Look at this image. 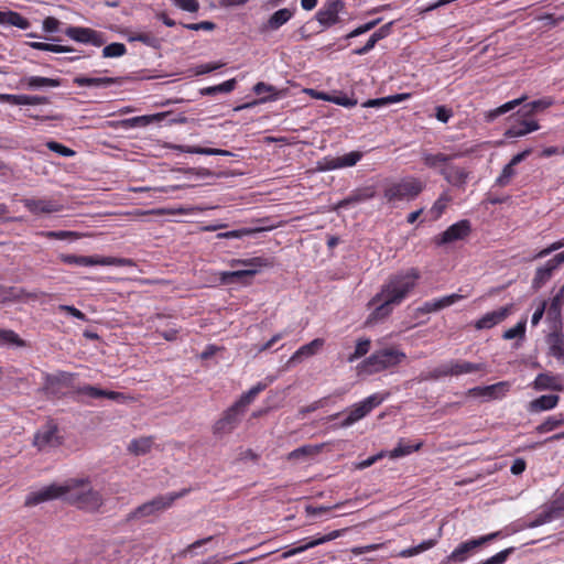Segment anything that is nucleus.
Here are the masks:
<instances>
[{"label": "nucleus", "mask_w": 564, "mask_h": 564, "mask_svg": "<svg viewBox=\"0 0 564 564\" xmlns=\"http://www.w3.org/2000/svg\"><path fill=\"white\" fill-rule=\"evenodd\" d=\"M65 34L76 42L91 44L97 47L102 46L106 43V39L101 32L89 28L68 26Z\"/></svg>", "instance_id": "nucleus-13"}, {"label": "nucleus", "mask_w": 564, "mask_h": 564, "mask_svg": "<svg viewBox=\"0 0 564 564\" xmlns=\"http://www.w3.org/2000/svg\"><path fill=\"white\" fill-rule=\"evenodd\" d=\"M265 389V384L258 383L252 387L249 391L245 392L238 401L235 403L240 406L243 411H247L250 403L254 400V398Z\"/></svg>", "instance_id": "nucleus-42"}, {"label": "nucleus", "mask_w": 564, "mask_h": 564, "mask_svg": "<svg viewBox=\"0 0 564 564\" xmlns=\"http://www.w3.org/2000/svg\"><path fill=\"white\" fill-rule=\"evenodd\" d=\"M499 536V532H494L477 539H471L460 543L442 564H458L465 562L479 546Z\"/></svg>", "instance_id": "nucleus-6"}, {"label": "nucleus", "mask_w": 564, "mask_h": 564, "mask_svg": "<svg viewBox=\"0 0 564 564\" xmlns=\"http://www.w3.org/2000/svg\"><path fill=\"white\" fill-rule=\"evenodd\" d=\"M327 448L326 444H307L303 445L288 455V458H302L304 456H316L323 454Z\"/></svg>", "instance_id": "nucleus-37"}, {"label": "nucleus", "mask_w": 564, "mask_h": 564, "mask_svg": "<svg viewBox=\"0 0 564 564\" xmlns=\"http://www.w3.org/2000/svg\"><path fill=\"white\" fill-rule=\"evenodd\" d=\"M257 231H260V229L241 228V229H237V230L220 232V234H218L217 237L221 238V239H234V238L239 239V238H242L245 236L251 235Z\"/></svg>", "instance_id": "nucleus-59"}, {"label": "nucleus", "mask_w": 564, "mask_h": 564, "mask_svg": "<svg viewBox=\"0 0 564 564\" xmlns=\"http://www.w3.org/2000/svg\"><path fill=\"white\" fill-rule=\"evenodd\" d=\"M420 273L416 269L392 275L382 286L381 292L373 297L380 302L370 315V319L379 321L389 316L394 306L399 305L415 288Z\"/></svg>", "instance_id": "nucleus-1"}, {"label": "nucleus", "mask_w": 564, "mask_h": 564, "mask_svg": "<svg viewBox=\"0 0 564 564\" xmlns=\"http://www.w3.org/2000/svg\"><path fill=\"white\" fill-rule=\"evenodd\" d=\"M46 147L51 151H53V152H55V153H57V154H59L62 156H65V158H72V156H74L76 154V152L74 150H72L70 148H67L64 144L58 143L56 141H48V142H46Z\"/></svg>", "instance_id": "nucleus-58"}, {"label": "nucleus", "mask_w": 564, "mask_h": 564, "mask_svg": "<svg viewBox=\"0 0 564 564\" xmlns=\"http://www.w3.org/2000/svg\"><path fill=\"white\" fill-rule=\"evenodd\" d=\"M508 384L506 382H498L482 389H479L484 395L489 398H497L499 393H503Z\"/></svg>", "instance_id": "nucleus-62"}, {"label": "nucleus", "mask_w": 564, "mask_h": 564, "mask_svg": "<svg viewBox=\"0 0 564 564\" xmlns=\"http://www.w3.org/2000/svg\"><path fill=\"white\" fill-rule=\"evenodd\" d=\"M338 169L339 164L337 158L325 156L322 160L317 161L316 163V170L321 172L333 171Z\"/></svg>", "instance_id": "nucleus-57"}, {"label": "nucleus", "mask_w": 564, "mask_h": 564, "mask_svg": "<svg viewBox=\"0 0 564 564\" xmlns=\"http://www.w3.org/2000/svg\"><path fill=\"white\" fill-rule=\"evenodd\" d=\"M324 345V339L315 338L311 343L303 345L290 358L289 364L301 361L303 357H311L315 355Z\"/></svg>", "instance_id": "nucleus-29"}, {"label": "nucleus", "mask_w": 564, "mask_h": 564, "mask_svg": "<svg viewBox=\"0 0 564 564\" xmlns=\"http://www.w3.org/2000/svg\"><path fill=\"white\" fill-rule=\"evenodd\" d=\"M465 297V295H462V294H458V293H453L451 295H446V296H443L441 299H436V307H438V311L445 308V307H448L455 303H457L458 301L463 300Z\"/></svg>", "instance_id": "nucleus-63"}, {"label": "nucleus", "mask_w": 564, "mask_h": 564, "mask_svg": "<svg viewBox=\"0 0 564 564\" xmlns=\"http://www.w3.org/2000/svg\"><path fill=\"white\" fill-rule=\"evenodd\" d=\"M67 486L69 490L66 492V502L90 512L99 510L104 505L102 496L90 487L88 478L67 479Z\"/></svg>", "instance_id": "nucleus-2"}, {"label": "nucleus", "mask_w": 564, "mask_h": 564, "mask_svg": "<svg viewBox=\"0 0 564 564\" xmlns=\"http://www.w3.org/2000/svg\"><path fill=\"white\" fill-rule=\"evenodd\" d=\"M344 10L345 3L343 0H326L315 14L322 31L339 24L341 22L340 13Z\"/></svg>", "instance_id": "nucleus-9"}, {"label": "nucleus", "mask_w": 564, "mask_h": 564, "mask_svg": "<svg viewBox=\"0 0 564 564\" xmlns=\"http://www.w3.org/2000/svg\"><path fill=\"white\" fill-rule=\"evenodd\" d=\"M376 196V189L373 186H365L352 191L346 198L339 200L335 206L334 210L337 212L341 208H347L364 202H367Z\"/></svg>", "instance_id": "nucleus-18"}, {"label": "nucleus", "mask_w": 564, "mask_h": 564, "mask_svg": "<svg viewBox=\"0 0 564 564\" xmlns=\"http://www.w3.org/2000/svg\"><path fill=\"white\" fill-rule=\"evenodd\" d=\"M24 207L34 215L54 214L63 209V205L55 199L48 198H24Z\"/></svg>", "instance_id": "nucleus-15"}, {"label": "nucleus", "mask_w": 564, "mask_h": 564, "mask_svg": "<svg viewBox=\"0 0 564 564\" xmlns=\"http://www.w3.org/2000/svg\"><path fill=\"white\" fill-rule=\"evenodd\" d=\"M516 175L514 166L508 163L503 169L501 174L496 180V185L503 187L508 185L511 178Z\"/></svg>", "instance_id": "nucleus-54"}, {"label": "nucleus", "mask_w": 564, "mask_h": 564, "mask_svg": "<svg viewBox=\"0 0 564 564\" xmlns=\"http://www.w3.org/2000/svg\"><path fill=\"white\" fill-rule=\"evenodd\" d=\"M188 492L189 489H182L181 491L177 492H169L166 495L156 496L148 502L153 508L154 512L158 514L172 507L177 499L184 497Z\"/></svg>", "instance_id": "nucleus-25"}, {"label": "nucleus", "mask_w": 564, "mask_h": 564, "mask_svg": "<svg viewBox=\"0 0 564 564\" xmlns=\"http://www.w3.org/2000/svg\"><path fill=\"white\" fill-rule=\"evenodd\" d=\"M237 82L235 78L226 80L219 85L210 86L202 89L203 95L213 96L216 94H227L236 88Z\"/></svg>", "instance_id": "nucleus-45"}, {"label": "nucleus", "mask_w": 564, "mask_h": 564, "mask_svg": "<svg viewBox=\"0 0 564 564\" xmlns=\"http://www.w3.org/2000/svg\"><path fill=\"white\" fill-rule=\"evenodd\" d=\"M552 105L550 99H539L528 104H524L518 110V113L522 117L532 116L533 113L543 111Z\"/></svg>", "instance_id": "nucleus-39"}, {"label": "nucleus", "mask_w": 564, "mask_h": 564, "mask_svg": "<svg viewBox=\"0 0 564 564\" xmlns=\"http://www.w3.org/2000/svg\"><path fill=\"white\" fill-rule=\"evenodd\" d=\"M153 445L154 442L152 437H140L138 440L131 441L128 446V451L131 455L143 456L152 453L151 448Z\"/></svg>", "instance_id": "nucleus-33"}, {"label": "nucleus", "mask_w": 564, "mask_h": 564, "mask_svg": "<svg viewBox=\"0 0 564 564\" xmlns=\"http://www.w3.org/2000/svg\"><path fill=\"white\" fill-rule=\"evenodd\" d=\"M116 80V78L111 77H87L80 75L74 78V84L79 87H109L115 84Z\"/></svg>", "instance_id": "nucleus-31"}, {"label": "nucleus", "mask_w": 564, "mask_h": 564, "mask_svg": "<svg viewBox=\"0 0 564 564\" xmlns=\"http://www.w3.org/2000/svg\"><path fill=\"white\" fill-rule=\"evenodd\" d=\"M61 79L42 76H23L20 79V87L30 90L56 88L61 86Z\"/></svg>", "instance_id": "nucleus-22"}, {"label": "nucleus", "mask_w": 564, "mask_h": 564, "mask_svg": "<svg viewBox=\"0 0 564 564\" xmlns=\"http://www.w3.org/2000/svg\"><path fill=\"white\" fill-rule=\"evenodd\" d=\"M127 53V47L123 43L113 42L106 45L102 50V57L113 58L123 56Z\"/></svg>", "instance_id": "nucleus-49"}, {"label": "nucleus", "mask_w": 564, "mask_h": 564, "mask_svg": "<svg viewBox=\"0 0 564 564\" xmlns=\"http://www.w3.org/2000/svg\"><path fill=\"white\" fill-rule=\"evenodd\" d=\"M406 355L395 348L389 347L375 351L357 366L359 375H373L398 366Z\"/></svg>", "instance_id": "nucleus-3"}, {"label": "nucleus", "mask_w": 564, "mask_h": 564, "mask_svg": "<svg viewBox=\"0 0 564 564\" xmlns=\"http://www.w3.org/2000/svg\"><path fill=\"white\" fill-rule=\"evenodd\" d=\"M29 45L34 50L53 52V53H65V52L74 51L69 46L50 44V43H44V42H30Z\"/></svg>", "instance_id": "nucleus-50"}, {"label": "nucleus", "mask_w": 564, "mask_h": 564, "mask_svg": "<svg viewBox=\"0 0 564 564\" xmlns=\"http://www.w3.org/2000/svg\"><path fill=\"white\" fill-rule=\"evenodd\" d=\"M153 508L150 506V503L147 501L142 503L141 506L137 507L134 510L129 512L126 517V522H131L135 520H140L143 518H148L151 516H155Z\"/></svg>", "instance_id": "nucleus-44"}, {"label": "nucleus", "mask_w": 564, "mask_h": 564, "mask_svg": "<svg viewBox=\"0 0 564 564\" xmlns=\"http://www.w3.org/2000/svg\"><path fill=\"white\" fill-rule=\"evenodd\" d=\"M362 159V153L359 151H351L343 156H337L339 169L355 166Z\"/></svg>", "instance_id": "nucleus-52"}, {"label": "nucleus", "mask_w": 564, "mask_h": 564, "mask_svg": "<svg viewBox=\"0 0 564 564\" xmlns=\"http://www.w3.org/2000/svg\"><path fill=\"white\" fill-rule=\"evenodd\" d=\"M25 345V341L15 332L0 328L1 347H24Z\"/></svg>", "instance_id": "nucleus-40"}, {"label": "nucleus", "mask_w": 564, "mask_h": 564, "mask_svg": "<svg viewBox=\"0 0 564 564\" xmlns=\"http://www.w3.org/2000/svg\"><path fill=\"white\" fill-rule=\"evenodd\" d=\"M437 541L435 539L425 540L416 546L401 551L398 555L400 557H411L434 547Z\"/></svg>", "instance_id": "nucleus-46"}, {"label": "nucleus", "mask_w": 564, "mask_h": 564, "mask_svg": "<svg viewBox=\"0 0 564 564\" xmlns=\"http://www.w3.org/2000/svg\"><path fill=\"white\" fill-rule=\"evenodd\" d=\"M564 263V251L556 253L545 264L536 268L534 278L532 279V289L540 290L547 281L551 280L553 273Z\"/></svg>", "instance_id": "nucleus-12"}, {"label": "nucleus", "mask_w": 564, "mask_h": 564, "mask_svg": "<svg viewBox=\"0 0 564 564\" xmlns=\"http://www.w3.org/2000/svg\"><path fill=\"white\" fill-rule=\"evenodd\" d=\"M77 393L79 395L87 397L90 399L107 398V399L113 400V401H120V400L124 399V395L120 392L104 390V389H100L98 387L90 386V384H85V386L78 387Z\"/></svg>", "instance_id": "nucleus-26"}, {"label": "nucleus", "mask_w": 564, "mask_h": 564, "mask_svg": "<svg viewBox=\"0 0 564 564\" xmlns=\"http://www.w3.org/2000/svg\"><path fill=\"white\" fill-rule=\"evenodd\" d=\"M549 352L558 361L564 364V334L562 332H552L546 337Z\"/></svg>", "instance_id": "nucleus-27"}, {"label": "nucleus", "mask_w": 564, "mask_h": 564, "mask_svg": "<svg viewBox=\"0 0 564 564\" xmlns=\"http://www.w3.org/2000/svg\"><path fill=\"white\" fill-rule=\"evenodd\" d=\"M513 547H509L506 550H502L498 552L497 554L492 555L491 557L478 563V564H505L510 556V554L513 552Z\"/></svg>", "instance_id": "nucleus-56"}, {"label": "nucleus", "mask_w": 564, "mask_h": 564, "mask_svg": "<svg viewBox=\"0 0 564 564\" xmlns=\"http://www.w3.org/2000/svg\"><path fill=\"white\" fill-rule=\"evenodd\" d=\"M558 400L560 398L556 394L541 395L530 402L529 411L538 413L541 411L551 410L557 405Z\"/></svg>", "instance_id": "nucleus-30"}, {"label": "nucleus", "mask_w": 564, "mask_h": 564, "mask_svg": "<svg viewBox=\"0 0 564 564\" xmlns=\"http://www.w3.org/2000/svg\"><path fill=\"white\" fill-rule=\"evenodd\" d=\"M409 98V94H397L391 95L388 97L377 98V99H369L366 102L362 104V107H380V106H387L395 102L403 101Z\"/></svg>", "instance_id": "nucleus-41"}, {"label": "nucleus", "mask_w": 564, "mask_h": 564, "mask_svg": "<svg viewBox=\"0 0 564 564\" xmlns=\"http://www.w3.org/2000/svg\"><path fill=\"white\" fill-rule=\"evenodd\" d=\"M512 305L499 307L496 311L486 313L475 323L477 329H490L503 322L511 314Z\"/></svg>", "instance_id": "nucleus-19"}, {"label": "nucleus", "mask_w": 564, "mask_h": 564, "mask_svg": "<svg viewBox=\"0 0 564 564\" xmlns=\"http://www.w3.org/2000/svg\"><path fill=\"white\" fill-rule=\"evenodd\" d=\"M69 490L67 480L62 484H51L41 488L37 491L30 492L24 501L25 507H34L42 502L51 501L54 499L63 498L66 501V492Z\"/></svg>", "instance_id": "nucleus-8"}, {"label": "nucleus", "mask_w": 564, "mask_h": 564, "mask_svg": "<svg viewBox=\"0 0 564 564\" xmlns=\"http://www.w3.org/2000/svg\"><path fill=\"white\" fill-rule=\"evenodd\" d=\"M341 532H343L341 530H334V531L329 532L328 534L322 535L316 539L306 538L303 540V541H306L305 544H302L300 546H296V547H293V549H290V550L283 552L281 554V558L286 560V558L294 556L296 554H300L308 549H312L317 545L324 544L326 542L333 541V540L339 538L341 535Z\"/></svg>", "instance_id": "nucleus-16"}, {"label": "nucleus", "mask_w": 564, "mask_h": 564, "mask_svg": "<svg viewBox=\"0 0 564 564\" xmlns=\"http://www.w3.org/2000/svg\"><path fill=\"white\" fill-rule=\"evenodd\" d=\"M453 376L471 373L482 369V365L469 361L452 360Z\"/></svg>", "instance_id": "nucleus-43"}, {"label": "nucleus", "mask_w": 564, "mask_h": 564, "mask_svg": "<svg viewBox=\"0 0 564 564\" xmlns=\"http://www.w3.org/2000/svg\"><path fill=\"white\" fill-rule=\"evenodd\" d=\"M452 197L447 192H444L440 195V197L435 200L433 206L430 209L431 215L433 216V219H438L444 210L447 207V204L451 202Z\"/></svg>", "instance_id": "nucleus-47"}, {"label": "nucleus", "mask_w": 564, "mask_h": 564, "mask_svg": "<svg viewBox=\"0 0 564 564\" xmlns=\"http://www.w3.org/2000/svg\"><path fill=\"white\" fill-rule=\"evenodd\" d=\"M322 99L332 101V102H334L336 105H339V106H343V107H346V108H351V107L357 105V99L349 98V97H347L345 95L329 97V96H326V95L323 94L322 95Z\"/></svg>", "instance_id": "nucleus-60"}, {"label": "nucleus", "mask_w": 564, "mask_h": 564, "mask_svg": "<svg viewBox=\"0 0 564 564\" xmlns=\"http://www.w3.org/2000/svg\"><path fill=\"white\" fill-rule=\"evenodd\" d=\"M538 129L539 124L536 121L524 119L519 124L510 127L505 135L508 138L522 137Z\"/></svg>", "instance_id": "nucleus-35"}, {"label": "nucleus", "mask_w": 564, "mask_h": 564, "mask_svg": "<svg viewBox=\"0 0 564 564\" xmlns=\"http://www.w3.org/2000/svg\"><path fill=\"white\" fill-rule=\"evenodd\" d=\"M564 516V490L546 505L530 522V528H536L550 523Z\"/></svg>", "instance_id": "nucleus-11"}, {"label": "nucleus", "mask_w": 564, "mask_h": 564, "mask_svg": "<svg viewBox=\"0 0 564 564\" xmlns=\"http://www.w3.org/2000/svg\"><path fill=\"white\" fill-rule=\"evenodd\" d=\"M131 41H138L151 47L159 46V40L150 33H139L132 36Z\"/></svg>", "instance_id": "nucleus-64"}, {"label": "nucleus", "mask_w": 564, "mask_h": 564, "mask_svg": "<svg viewBox=\"0 0 564 564\" xmlns=\"http://www.w3.org/2000/svg\"><path fill=\"white\" fill-rule=\"evenodd\" d=\"M525 97H521L518 99H513L511 101H508L500 107L496 108L495 110L489 112V119H495L501 115H505L511 110H513L516 107L520 106L524 101Z\"/></svg>", "instance_id": "nucleus-51"}, {"label": "nucleus", "mask_w": 564, "mask_h": 564, "mask_svg": "<svg viewBox=\"0 0 564 564\" xmlns=\"http://www.w3.org/2000/svg\"><path fill=\"white\" fill-rule=\"evenodd\" d=\"M245 413L246 411H243L240 406L234 403L224 412L221 417L214 424V435L217 436L218 438H221L234 432L241 422V419L245 415Z\"/></svg>", "instance_id": "nucleus-7"}, {"label": "nucleus", "mask_w": 564, "mask_h": 564, "mask_svg": "<svg viewBox=\"0 0 564 564\" xmlns=\"http://www.w3.org/2000/svg\"><path fill=\"white\" fill-rule=\"evenodd\" d=\"M384 398L379 393L367 397L359 403L354 404L348 412V415L340 423L341 427H348L359 420L364 419L375 408L379 406L383 402Z\"/></svg>", "instance_id": "nucleus-10"}, {"label": "nucleus", "mask_w": 564, "mask_h": 564, "mask_svg": "<svg viewBox=\"0 0 564 564\" xmlns=\"http://www.w3.org/2000/svg\"><path fill=\"white\" fill-rule=\"evenodd\" d=\"M371 341L368 338H360L357 340L355 351L347 357V362L351 364L357 359L364 357L370 350Z\"/></svg>", "instance_id": "nucleus-48"}, {"label": "nucleus", "mask_w": 564, "mask_h": 564, "mask_svg": "<svg viewBox=\"0 0 564 564\" xmlns=\"http://www.w3.org/2000/svg\"><path fill=\"white\" fill-rule=\"evenodd\" d=\"M294 14V10L283 8L275 11L268 20L267 28L270 30H278L285 24Z\"/></svg>", "instance_id": "nucleus-36"}, {"label": "nucleus", "mask_w": 564, "mask_h": 564, "mask_svg": "<svg viewBox=\"0 0 564 564\" xmlns=\"http://www.w3.org/2000/svg\"><path fill=\"white\" fill-rule=\"evenodd\" d=\"M0 24L13 25L21 30H26L30 26V22L20 13L14 11H0Z\"/></svg>", "instance_id": "nucleus-32"}, {"label": "nucleus", "mask_w": 564, "mask_h": 564, "mask_svg": "<svg viewBox=\"0 0 564 564\" xmlns=\"http://www.w3.org/2000/svg\"><path fill=\"white\" fill-rule=\"evenodd\" d=\"M58 259L65 264L78 265V267H93V265L123 267V265L131 264V260H129V259L112 258V257L77 256V254L61 253L58 256Z\"/></svg>", "instance_id": "nucleus-5"}, {"label": "nucleus", "mask_w": 564, "mask_h": 564, "mask_svg": "<svg viewBox=\"0 0 564 564\" xmlns=\"http://www.w3.org/2000/svg\"><path fill=\"white\" fill-rule=\"evenodd\" d=\"M460 153L444 154V153H432L429 151L422 152V161L429 169L441 170L442 167L449 164L453 159L460 158Z\"/></svg>", "instance_id": "nucleus-24"}, {"label": "nucleus", "mask_w": 564, "mask_h": 564, "mask_svg": "<svg viewBox=\"0 0 564 564\" xmlns=\"http://www.w3.org/2000/svg\"><path fill=\"white\" fill-rule=\"evenodd\" d=\"M230 265H245L248 267V269H256L258 272L259 268L271 267L272 261L264 257H253L249 259H232Z\"/></svg>", "instance_id": "nucleus-38"}, {"label": "nucleus", "mask_w": 564, "mask_h": 564, "mask_svg": "<svg viewBox=\"0 0 564 564\" xmlns=\"http://www.w3.org/2000/svg\"><path fill=\"white\" fill-rule=\"evenodd\" d=\"M257 274L256 269H245L236 271H224L220 273L219 281L221 284H250L251 279Z\"/></svg>", "instance_id": "nucleus-23"}, {"label": "nucleus", "mask_w": 564, "mask_h": 564, "mask_svg": "<svg viewBox=\"0 0 564 564\" xmlns=\"http://www.w3.org/2000/svg\"><path fill=\"white\" fill-rule=\"evenodd\" d=\"M422 446L421 442H413L410 440H400L398 445L391 449L390 452H383L370 456L369 458H399L402 456H408L417 451Z\"/></svg>", "instance_id": "nucleus-20"}, {"label": "nucleus", "mask_w": 564, "mask_h": 564, "mask_svg": "<svg viewBox=\"0 0 564 564\" xmlns=\"http://www.w3.org/2000/svg\"><path fill=\"white\" fill-rule=\"evenodd\" d=\"M525 325H527V319L525 318L521 319L520 322L517 323L516 326L507 329L503 333L502 338L509 340V339H513V338L524 337Z\"/></svg>", "instance_id": "nucleus-53"}, {"label": "nucleus", "mask_w": 564, "mask_h": 564, "mask_svg": "<svg viewBox=\"0 0 564 564\" xmlns=\"http://www.w3.org/2000/svg\"><path fill=\"white\" fill-rule=\"evenodd\" d=\"M59 444L57 426L53 422H47L34 435V445L42 452Z\"/></svg>", "instance_id": "nucleus-14"}, {"label": "nucleus", "mask_w": 564, "mask_h": 564, "mask_svg": "<svg viewBox=\"0 0 564 564\" xmlns=\"http://www.w3.org/2000/svg\"><path fill=\"white\" fill-rule=\"evenodd\" d=\"M47 104H50V98L46 96L20 95L19 105L35 106V105H47Z\"/></svg>", "instance_id": "nucleus-55"}, {"label": "nucleus", "mask_w": 564, "mask_h": 564, "mask_svg": "<svg viewBox=\"0 0 564 564\" xmlns=\"http://www.w3.org/2000/svg\"><path fill=\"white\" fill-rule=\"evenodd\" d=\"M471 230L470 221L467 219L459 220L449 226L440 237L437 243L446 245L457 240H462L469 235Z\"/></svg>", "instance_id": "nucleus-17"}, {"label": "nucleus", "mask_w": 564, "mask_h": 564, "mask_svg": "<svg viewBox=\"0 0 564 564\" xmlns=\"http://www.w3.org/2000/svg\"><path fill=\"white\" fill-rule=\"evenodd\" d=\"M176 150L185 153H195V154H204V155H221V156H232L234 154L230 151L223 149H214V148H203L195 145H176Z\"/></svg>", "instance_id": "nucleus-34"}, {"label": "nucleus", "mask_w": 564, "mask_h": 564, "mask_svg": "<svg viewBox=\"0 0 564 564\" xmlns=\"http://www.w3.org/2000/svg\"><path fill=\"white\" fill-rule=\"evenodd\" d=\"M534 389L536 390H554L562 391L563 384L558 377L549 373H540L534 380Z\"/></svg>", "instance_id": "nucleus-28"}, {"label": "nucleus", "mask_w": 564, "mask_h": 564, "mask_svg": "<svg viewBox=\"0 0 564 564\" xmlns=\"http://www.w3.org/2000/svg\"><path fill=\"white\" fill-rule=\"evenodd\" d=\"M21 291L15 288L0 285V303L14 301L20 297Z\"/></svg>", "instance_id": "nucleus-61"}, {"label": "nucleus", "mask_w": 564, "mask_h": 564, "mask_svg": "<svg viewBox=\"0 0 564 564\" xmlns=\"http://www.w3.org/2000/svg\"><path fill=\"white\" fill-rule=\"evenodd\" d=\"M440 174L453 186L464 188L467 183L469 172L449 163L440 170Z\"/></svg>", "instance_id": "nucleus-21"}, {"label": "nucleus", "mask_w": 564, "mask_h": 564, "mask_svg": "<svg viewBox=\"0 0 564 564\" xmlns=\"http://www.w3.org/2000/svg\"><path fill=\"white\" fill-rule=\"evenodd\" d=\"M424 188L425 184L420 178L408 176L386 184L383 197L390 204L401 200L410 202L415 199Z\"/></svg>", "instance_id": "nucleus-4"}]
</instances>
